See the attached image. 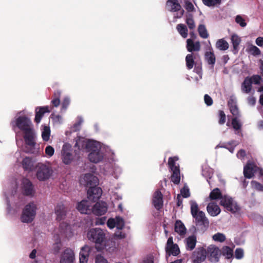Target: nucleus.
I'll use <instances>...</instances> for the list:
<instances>
[{
  "label": "nucleus",
  "mask_w": 263,
  "mask_h": 263,
  "mask_svg": "<svg viewBox=\"0 0 263 263\" xmlns=\"http://www.w3.org/2000/svg\"><path fill=\"white\" fill-rule=\"evenodd\" d=\"M10 124L13 130L18 128L23 134L25 144L30 147L26 152L35 154L37 152L35 149L36 135L33 126L30 119L26 116H19L11 121Z\"/></svg>",
  "instance_id": "1"
},
{
  "label": "nucleus",
  "mask_w": 263,
  "mask_h": 263,
  "mask_svg": "<svg viewBox=\"0 0 263 263\" xmlns=\"http://www.w3.org/2000/svg\"><path fill=\"white\" fill-rule=\"evenodd\" d=\"M85 185L88 187L87 198L93 201L98 200L101 197L102 191L101 187L97 186L98 179L93 175L88 173L84 177Z\"/></svg>",
  "instance_id": "2"
},
{
  "label": "nucleus",
  "mask_w": 263,
  "mask_h": 263,
  "mask_svg": "<svg viewBox=\"0 0 263 263\" xmlns=\"http://www.w3.org/2000/svg\"><path fill=\"white\" fill-rule=\"evenodd\" d=\"M36 205L33 202L27 204L23 209L21 217L22 222L24 223L31 222L36 215Z\"/></svg>",
  "instance_id": "3"
},
{
  "label": "nucleus",
  "mask_w": 263,
  "mask_h": 263,
  "mask_svg": "<svg viewBox=\"0 0 263 263\" xmlns=\"http://www.w3.org/2000/svg\"><path fill=\"white\" fill-rule=\"evenodd\" d=\"M36 178L40 181H45L48 179L53 173L51 167L48 164L38 163L36 166Z\"/></svg>",
  "instance_id": "4"
},
{
  "label": "nucleus",
  "mask_w": 263,
  "mask_h": 263,
  "mask_svg": "<svg viewBox=\"0 0 263 263\" xmlns=\"http://www.w3.org/2000/svg\"><path fill=\"white\" fill-rule=\"evenodd\" d=\"M178 160V158L176 156L170 157L168 160V165L173 173L171 176V181L175 184H178L180 182V172L179 166L176 165L175 162Z\"/></svg>",
  "instance_id": "5"
},
{
  "label": "nucleus",
  "mask_w": 263,
  "mask_h": 263,
  "mask_svg": "<svg viewBox=\"0 0 263 263\" xmlns=\"http://www.w3.org/2000/svg\"><path fill=\"white\" fill-rule=\"evenodd\" d=\"M88 239L95 243L101 244L105 239V233L100 228H92L87 233Z\"/></svg>",
  "instance_id": "6"
},
{
  "label": "nucleus",
  "mask_w": 263,
  "mask_h": 263,
  "mask_svg": "<svg viewBox=\"0 0 263 263\" xmlns=\"http://www.w3.org/2000/svg\"><path fill=\"white\" fill-rule=\"evenodd\" d=\"M75 147L78 149H86L87 152H93V150L97 151L100 149L99 144L97 142L93 140H81L77 141Z\"/></svg>",
  "instance_id": "7"
},
{
  "label": "nucleus",
  "mask_w": 263,
  "mask_h": 263,
  "mask_svg": "<svg viewBox=\"0 0 263 263\" xmlns=\"http://www.w3.org/2000/svg\"><path fill=\"white\" fill-rule=\"evenodd\" d=\"M220 199H221L220 204L224 206L228 211L235 213L239 209L237 205L233 204L232 199L228 196H222Z\"/></svg>",
  "instance_id": "8"
},
{
  "label": "nucleus",
  "mask_w": 263,
  "mask_h": 263,
  "mask_svg": "<svg viewBox=\"0 0 263 263\" xmlns=\"http://www.w3.org/2000/svg\"><path fill=\"white\" fill-rule=\"evenodd\" d=\"M207 252L203 247H199L193 252L192 259L193 263H201L203 262L206 257Z\"/></svg>",
  "instance_id": "9"
},
{
  "label": "nucleus",
  "mask_w": 263,
  "mask_h": 263,
  "mask_svg": "<svg viewBox=\"0 0 263 263\" xmlns=\"http://www.w3.org/2000/svg\"><path fill=\"white\" fill-rule=\"evenodd\" d=\"M83 200L78 203L77 208L78 210L82 214H89L91 212V201L96 202L97 200L93 201L92 200Z\"/></svg>",
  "instance_id": "10"
},
{
  "label": "nucleus",
  "mask_w": 263,
  "mask_h": 263,
  "mask_svg": "<svg viewBox=\"0 0 263 263\" xmlns=\"http://www.w3.org/2000/svg\"><path fill=\"white\" fill-rule=\"evenodd\" d=\"M107 211V205L105 202L99 201L92 206L91 212L95 215L101 216L104 215Z\"/></svg>",
  "instance_id": "11"
},
{
  "label": "nucleus",
  "mask_w": 263,
  "mask_h": 263,
  "mask_svg": "<svg viewBox=\"0 0 263 263\" xmlns=\"http://www.w3.org/2000/svg\"><path fill=\"white\" fill-rule=\"evenodd\" d=\"M22 184L23 194L28 196H33L35 191L32 182L28 179L24 178Z\"/></svg>",
  "instance_id": "12"
},
{
  "label": "nucleus",
  "mask_w": 263,
  "mask_h": 263,
  "mask_svg": "<svg viewBox=\"0 0 263 263\" xmlns=\"http://www.w3.org/2000/svg\"><path fill=\"white\" fill-rule=\"evenodd\" d=\"M209 259L211 262H217L219 261L220 250L218 247L210 246L206 251Z\"/></svg>",
  "instance_id": "13"
},
{
  "label": "nucleus",
  "mask_w": 263,
  "mask_h": 263,
  "mask_svg": "<svg viewBox=\"0 0 263 263\" xmlns=\"http://www.w3.org/2000/svg\"><path fill=\"white\" fill-rule=\"evenodd\" d=\"M55 214H56V220L61 221L64 220L66 216L67 208L62 202L59 203L54 209Z\"/></svg>",
  "instance_id": "14"
},
{
  "label": "nucleus",
  "mask_w": 263,
  "mask_h": 263,
  "mask_svg": "<svg viewBox=\"0 0 263 263\" xmlns=\"http://www.w3.org/2000/svg\"><path fill=\"white\" fill-rule=\"evenodd\" d=\"M74 260V253L70 248L66 249L63 252L60 263H73Z\"/></svg>",
  "instance_id": "15"
},
{
  "label": "nucleus",
  "mask_w": 263,
  "mask_h": 263,
  "mask_svg": "<svg viewBox=\"0 0 263 263\" xmlns=\"http://www.w3.org/2000/svg\"><path fill=\"white\" fill-rule=\"evenodd\" d=\"M163 195L159 190H157L154 194L153 204L157 210H160L163 205Z\"/></svg>",
  "instance_id": "16"
},
{
  "label": "nucleus",
  "mask_w": 263,
  "mask_h": 263,
  "mask_svg": "<svg viewBox=\"0 0 263 263\" xmlns=\"http://www.w3.org/2000/svg\"><path fill=\"white\" fill-rule=\"evenodd\" d=\"M195 219V222L197 226H208L209 221L206 217L205 213L202 211H200L195 217H193Z\"/></svg>",
  "instance_id": "17"
},
{
  "label": "nucleus",
  "mask_w": 263,
  "mask_h": 263,
  "mask_svg": "<svg viewBox=\"0 0 263 263\" xmlns=\"http://www.w3.org/2000/svg\"><path fill=\"white\" fill-rule=\"evenodd\" d=\"M201 46L199 41L194 42L192 39H188L186 40V49L189 52L199 51Z\"/></svg>",
  "instance_id": "18"
},
{
  "label": "nucleus",
  "mask_w": 263,
  "mask_h": 263,
  "mask_svg": "<svg viewBox=\"0 0 263 263\" xmlns=\"http://www.w3.org/2000/svg\"><path fill=\"white\" fill-rule=\"evenodd\" d=\"M206 210L208 213L213 217L218 215L221 212L219 206L214 202H210L208 204Z\"/></svg>",
  "instance_id": "19"
},
{
  "label": "nucleus",
  "mask_w": 263,
  "mask_h": 263,
  "mask_svg": "<svg viewBox=\"0 0 263 263\" xmlns=\"http://www.w3.org/2000/svg\"><path fill=\"white\" fill-rule=\"evenodd\" d=\"M89 160L93 163H97L101 161L103 159L102 153L100 152V149L91 152L88 155Z\"/></svg>",
  "instance_id": "20"
},
{
  "label": "nucleus",
  "mask_w": 263,
  "mask_h": 263,
  "mask_svg": "<svg viewBox=\"0 0 263 263\" xmlns=\"http://www.w3.org/2000/svg\"><path fill=\"white\" fill-rule=\"evenodd\" d=\"M49 112L47 106L39 107L35 109V116L34 121L36 123L40 122L43 116L46 112Z\"/></svg>",
  "instance_id": "21"
},
{
  "label": "nucleus",
  "mask_w": 263,
  "mask_h": 263,
  "mask_svg": "<svg viewBox=\"0 0 263 263\" xmlns=\"http://www.w3.org/2000/svg\"><path fill=\"white\" fill-rule=\"evenodd\" d=\"M62 159L63 163L65 164L70 163L73 159L71 153L69 151L66 149L65 145H63L62 150Z\"/></svg>",
  "instance_id": "22"
},
{
  "label": "nucleus",
  "mask_w": 263,
  "mask_h": 263,
  "mask_svg": "<svg viewBox=\"0 0 263 263\" xmlns=\"http://www.w3.org/2000/svg\"><path fill=\"white\" fill-rule=\"evenodd\" d=\"M166 5L167 7H170L168 10L171 12L179 11L181 8L178 0H167Z\"/></svg>",
  "instance_id": "23"
},
{
  "label": "nucleus",
  "mask_w": 263,
  "mask_h": 263,
  "mask_svg": "<svg viewBox=\"0 0 263 263\" xmlns=\"http://www.w3.org/2000/svg\"><path fill=\"white\" fill-rule=\"evenodd\" d=\"M228 105L230 108V112L233 115V116L235 117H239V112L238 110V108L236 104V102L233 99H230L228 101Z\"/></svg>",
  "instance_id": "24"
},
{
  "label": "nucleus",
  "mask_w": 263,
  "mask_h": 263,
  "mask_svg": "<svg viewBox=\"0 0 263 263\" xmlns=\"http://www.w3.org/2000/svg\"><path fill=\"white\" fill-rule=\"evenodd\" d=\"M174 230L175 232L179 234L180 236H184L186 232V229L184 224L180 220L176 221Z\"/></svg>",
  "instance_id": "25"
},
{
  "label": "nucleus",
  "mask_w": 263,
  "mask_h": 263,
  "mask_svg": "<svg viewBox=\"0 0 263 263\" xmlns=\"http://www.w3.org/2000/svg\"><path fill=\"white\" fill-rule=\"evenodd\" d=\"M22 166L25 171H32L33 169V161L30 157H26L22 162Z\"/></svg>",
  "instance_id": "26"
},
{
  "label": "nucleus",
  "mask_w": 263,
  "mask_h": 263,
  "mask_svg": "<svg viewBox=\"0 0 263 263\" xmlns=\"http://www.w3.org/2000/svg\"><path fill=\"white\" fill-rule=\"evenodd\" d=\"M252 82L250 77H247L241 84L242 91L246 93L250 92L252 88Z\"/></svg>",
  "instance_id": "27"
},
{
  "label": "nucleus",
  "mask_w": 263,
  "mask_h": 263,
  "mask_svg": "<svg viewBox=\"0 0 263 263\" xmlns=\"http://www.w3.org/2000/svg\"><path fill=\"white\" fill-rule=\"evenodd\" d=\"M186 249L189 251H192L196 246L197 242L196 237L195 235H192L185 239Z\"/></svg>",
  "instance_id": "28"
},
{
  "label": "nucleus",
  "mask_w": 263,
  "mask_h": 263,
  "mask_svg": "<svg viewBox=\"0 0 263 263\" xmlns=\"http://www.w3.org/2000/svg\"><path fill=\"white\" fill-rule=\"evenodd\" d=\"M205 59L209 65H211L212 67H214L216 62V58L213 52H206L205 53Z\"/></svg>",
  "instance_id": "29"
},
{
  "label": "nucleus",
  "mask_w": 263,
  "mask_h": 263,
  "mask_svg": "<svg viewBox=\"0 0 263 263\" xmlns=\"http://www.w3.org/2000/svg\"><path fill=\"white\" fill-rule=\"evenodd\" d=\"M231 41L233 45V51H235L234 53H236L238 52V46L241 42V40L238 35L234 34L231 36Z\"/></svg>",
  "instance_id": "30"
},
{
  "label": "nucleus",
  "mask_w": 263,
  "mask_h": 263,
  "mask_svg": "<svg viewBox=\"0 0 263 263\" xmlns=\"http://www.w3.org/2000/svg\"><path fill=\"white\" fill-rule=\"evenodd\" d=\"M176 29L181 36L186 38L188 35V30L186 26L183 24H179L176 26Z\"/></svg>",
  "instance_id": "31"
},
{
  "label": "nucleus",
  "mask_w": 263,
  "mask_h": 263,
  "mask_svg": "<svg viewBox=\"0 0 263 263\" xmlns=\"http://www.w3.org/2000/svg\"><path fill=\"white\" fill-rule=\"evenodd\" d=\"M195 56L193 53L188 54L186 55L185 57V62L186 67L188 69H191L193 68L194 65L195 64Z\"/></svg>",
  "instance_id": "32"
},
{
  "label": "nucleus",
  "mask_w": 263,
  "mask_h": 263,
  "mask_svg": "<svg viewBox=\"0 0 263 263\" xmlns=\"http://www.w3.org/2000/svg\"><path fill=\"white\" fill-rule=\"evenodd\" d=\"M222 193L219 188L213 189L210 193L209 198L211 200H216L222 197Z\"/></svg>",
  "instance_id": "33"
},
{
  "label": "nucleus",
  "mask_w": 263,
  "mask_h": 263,
  "mask_svg": "<svg viewBox=\"0 0 263 263\" xmlns=\"http://www.w3.org/2000/svg\"><path fill=\"white\" fill-rule=\"evenodd\" d=\"M243 174L246 178L249 179L251 178L253 176V168L251 164H248L244 167Z\"/></svg>",
  "instance_id": "34"
},
{
  "label": "nucleus",
  "mask_w": 263,
  "mask_h": 263,
  "mask_svg": "<svg viewBox=\"0 0 263 263\" xmlns=\"http://www.w3.org/2000/svg\"><path fill=\"white\" fill-rule=\"evenodd\" d=\"M216 46L220 50H226L229 48L228 43L223 39L218 40Z\"/></svg>",
  "instance_id": "35"
},
{
  "label": "nucleus",
  "mask_w": 263,
  "mask_h": 263,
  "mask_svg": "<svg viewBox=\"0 0 263 263\" xmlns=\"http://www.w3.org/2000/svg\"><path fill=\"white\" fill-rule=\"evenodd\" d=\"M165 250L167 254L169 255L171 254L173 256H177L180 253L179 248L177 244L170 246L168 249H166Z\"/></svg>",
  "instance_id": "36"
},
{
  "label": "nucleus",
  "mask_w": 263,
  "mask_h": 263,
  "mask_svg": "<svg viewBox=\"0 0 263 263\" xmlns=\"http://www.w3.org/2000/svg\"><path fill=\"white\" fill-rule=\"evenodd\" d=\"M247 51L254 56H258L261 53L260 49L253 45H249L247 48Z\"/></svg>",
  "instance_id": "37"
},
{
  "label": "nucleus",
  "mask_w": 263,
  "mask_h": 263,
  "mask_svg": "<svg viewBox=\"0 0 263 263\" xmlns=\"http://www.w3.org/2000/svg\"><path fill=\"white\" fill-rule=\"evenodd\" d=\"M222 253L227 259H230L233 255V251L230 247L224 246L222 248Z\"/></svg>",
  "instance_id": "38"
},
{
  "label": "nucleus",
  "mask_w": 263,
  "mask_h": 263,
  "mask_svg": "<svg viewBox=\"0 0 263 263\" xmlns=\"http://www.w3.org/2000/svg\"><path fill=\"white\" fill-rule=\"evenodd\" d=\"M199 35L203 39H206L209 37V34L205 26L203 24H200L198 28Z\"/></svg>",
  "instance_id": "39"
},
{
  "label": "nucleus",
  "mask_w": 263,
  "mask_h": 263,
  "mask_svg": "<svg viewBox=\"0 0 263 263\" xmlns=\"http://www.w3.org/2000/svg\"><path fill=\"white\" fill-rule=\"evenodd\" d=\"M185 22L190 29L193 30L195 28V22L192 14H189L186 16Z\"/></svg>",
  "instance_id": "40"
},
{
  "label": "nucleus",
  "mask_w": 263,
  "mask_h": 263,
  "mask_svg": "<svg viewBox=\"0 0 263 263\" xmlns=\"http://www.w3.org/2000/svg\"><path fill=\"white\" fill-rule=\"evenodd\" d=\"M238 118V117H234L232 118L231 122L233 128L236 131L240 130L242 127V124L240 123Z\"/></svg>",
  "instance_id": "41"
},
{
  "label": "nucleus",
  "mask_w": 263,
  "mask_h": 263,
  "mask_svg": "<svg viewBox=\"0 0 263 263\" xmlns=\"http://www.w3.org/2000/svg\"><path fill=\"white\" fill-rule=\"evenodd\" d=\"M50 135V129L49 127L45 126L42 132V137L44 141H47L49 139Z\"/></svg>",
  "instance_id": "42"
},
{
  "label": "nucleus",
  "mask_w": 263,
  "mask_h": 263,
  "mask_svg": "<svg viewBox=\"0 0 263 263\" xmlns=\"http://www.w3.org/2000/svg\"><path fill=\"white\" fill-rule=\"evenodd\" d=\"M200 211L199 210L198 205L195 201H191V212L193 217H195Z\"/></svg>",
  "instance_id": "43"
},
{
  "label": "nucleus",
  "mask_w": 263,
  "mask_h": 263,
  "mask_svg": "<svg viewBox=\"0 0 263 263\" xmlns=\"http://www.w3.org/2000/svg\"><path fill=\"white\" fill-rule=\"evenodd\" d=\"M203 3L208 7L215 6L217 4H220L221 0H202Z\"/></svg>",
  "instance_id": "44"
},
{
  "label": "nucleus",
  "mask_w": 263,
  "mask_h": 263,
  "mask_svg": "<svg viewBox=\"0 0 263 263\" xmlns=\"http://www.w3.org/2000/svg\"><path fill=\"white\" fill-rule=\"evenodd\" d=\"M116 227L119 230H121L124 227V221L122 218L117 217L116 218Z\"/></svg>",
  "instance_id": "45"
},
{
  "label": "nucleus",
  "mask_w": 263,
  "mask_h": 263,
  "mask_svg": "<svg viewBox=\"0 0 263 263\" xmlns=\"http://www.w3.org/2000/svg\"><path fill=\"white\" fill-rule=\"evenodd\" d=\"M213 239L215 241L222 242L226 240V236L224 234L217 233L213 236Z\"/></svg>",
  "instance_id": "46"
},
{
  "label": "nucleus",
  "mask_w": 263,
  "mask_h": 263,
  "mask_svg": "<svg viewBox=\"0 0 263 263\" xmlns=\"http://www.w3.org/2000/svg\"><path fill=\"white\" fill-rule=\"evenodd\" d=\"M218 123L220 125L224 124L226 121V116L224 112L222 110H218Z\"/></svg>",
  "instance_id": "47"
},
{
  "label": "nucleus",
  "mask_w": 263,
  "mask_h": 263,
  "mask_svg": "<svg viewBox=\"0 0 263 263\" xmlns=\"http://www.w3.org/2000/svg\"><path fill=\"white\" fill-rule=\"evenodd\" d=\"M235 22L241 27H245L247 26L245 20L240 15H236L235 17Z\"/></svg>",
  "instance_id": "48"
},
{
  "label": "nucleus",
  "mask_w": 263,
  "mask_h": 263,
  "mask_svg": "<svg viewBox=\"0 0 263 263\" xmlns=\"http://www.w3.org/2000/svg\"><path fill=\"white\" fill-rule=\"evenodd\" d=\"M181 196L183 198H188L190 196V190L187 187H183L180 190Z\"/></svg>",
  "instance_id": "49"
},
{
  "label": "nucleus",
  "mask_w": 263,
  "mask_h": 263,
  "mask_svg": "<svg viewBox=\"0 0 263 263\" xmlns=\"http://www.w3.org/2000/svg\"><path fill=\"white\" fill-rule=\"evenodd\" d=\"M90 250V247L88 246L85 245L81 248L79 255H89Z\"/></svg>",
  "instance_id": "50"
},
{
  "label": "nucleus",
  "mask_w": 263,
  "mask_h": 263,
  "mask_svg": "<svg viewBox=\"0 0 263 263\" xmlns=\"http://www.w3.org/2000/svg\"><path fill=\"white\" fill-rule=\"evenodd\" d=\"M251 79V81L252 82V84L254 83L255 84H259L260 83V81L261 80V78L259 75H253L252 77H250Z\"/></svg>",
  "instance_id": "51"
},
{
  "label": "nucleus",
  "mask_w": 263,
  "mask_h": 263,
  "mask_svg": "<svg viewBox=\"0 0 263 263\" xmlns=\"http://www.w3.org/2000/svg\"><path fill=\"white\" fill-rule=\"evenodd\" d=\"M184 7L188 12H193L195 10L193 4L188 1L185 2Z\"/></svg>",
  "instance_id": "52"
},
{
  "label": "nucleus",
  "mask_w": 263,
  "mask_h": 263,
  "mask_svg": "<svg viewBox=\"0 0 263 263\" xmlns=\"http://www.w3.org/2000/svg\"><path fill=\"white\" fill-rule=\"evenodd\" d=\"M45 154L49 157H51L53 155L54 149L53 147L50 145H48L45 150Z\"/></svg>",
  "instance_id": "53"
},
{
  "label": "nucleus",
  "mask_w": 263,
  "mask_h": 263,
  "mask_svg": "<svg viewBox=\"0 0 263 263\" xmlns=\"http://www.w3.org/2000/svg\"><path fill=\"white\" fill-rule=\"evenodd\" d=\"M70 104V100L68 98H65L62 103L61 109L65 110Z\"/></svg>",
  "instance_id": "54"
},
{
  "label": "nucleus",
  "mask_w": 263,
  "mask_h": 263,
  "mask_svg": "<svg viewBox=\"0 0 263 263\" xmlns=\"http://www.w3.org/2000/svg\"><path fill=\"white\" fill-rule=\"evenodd\" d=\"M235 256L237 259H241L243 256V251L242 249L237 248L235 251Z\"/></svg>",
  "instance_id": "55"
},
{
  "label": "nucleus",
  "mask_w": 263,
  "mask_h": 263,
  "mask_svg": "<svg viewBox=\"0 0 263 263\" xmlns=\"http://www.w3.org/2000/svg\"><path fill=\"white\" fill-rule=\"evenodd\" d=\"M204 100L205 103L208 106H211L213 103V101L212 98L208 94H206L204 96Z\"/></svg>",
  "instance_id": "56"
},
{
  "label": "nucleus",
  "mask_w": 263,
  "mask_h": 263,
  "mask_svg": "<svg viewBox=\"0 0 263 263\" xmlns=\"http://www.w3.org/2000/svg\"><path fill=\"white\" fill-rule=\"evenodd\" d=\"M114 236L117 239H123L126 237V234L121 231V230H118L114 234Z\"/></svg>",
  "instance_id": "57"
},
{
  "label": "nucleus",
  "mask_w": 263,
  "mask_h": 263,
  "mask_svg": "<svg viewBox=\"0 0 263 263\" xmlns=\"http://www.w3.org/2000/svg\"><path fill=\"white\" fill-rule=\"evenodd\" d=\"M252 184L257 191H263V185L260 183L256 181H252Z\"/></svg>",
  "instance_id": "58"
},
{
  "label": "nucleus",
  "mask_w": 263,
  "mask_h": 263,
  "mask_svg": "<svg viewBox=\"0 0 263 263\" xmlns=\"http://www.w3.org/2000/svg\"><path fill=\"white\" fill-rule=\"evenodd\" d=\"M228 144L229 145H231V146L230 147H227V149H228L231 153H233L234 151V147L236 146L237 144L236 141L234 140H232L229 142Z\"/></svg>",
  "instance_id": "59"
},
{
  "label": "nucleus",
  "mask_w": 263,
  "mask_h": 263,
  "mask_svg": "<svg viewBox=\"0 0 263 263\" xmlns=\"http://www.w3.org/2000/svg\"><path fill=\"white\" fill-rule=\"evenodd\" d=\"M106 220V217L97 218L95 221V223L96 225H102L105 223Z\"/></svg>",
  "instance_id": "60"
},
{
  "label": "nucleus",
  "mask_w": 263,
  "mask_h": 263,
  "mask_svg": "<svg viewBox=\"0 0 263 263\" xmlns=\"http://www.w3.org/2000/svg\"><path fill=\"white\" fill-rule=\"evenodd\" d=\"M107 226L110 229H112L116 227V219L109 218L107 222Z\"/></svg>",
  "instance_id": "61"
},
{
  "label": "nucleus",
  "mask_w": 263,
  "mask_h": 263,
  "mask_svg": "<svg viewBox=\"0 0 263 263\" xmlns=\"http://www.w3.org/2000/svg\"><path fill=\"white\" fill-rule=\"evenodd\" d=\"M96 263H108V261L102 256L98 255L96 258Z\"/></svg>",
  "instance_id": "62"
},
{
  "label": "nucleus",
  "mask_w": 263,
  "mask_h": 263,
  "mask_svg": "<svg viewBox=\"0 0 263 263\" xmlns=\"http://www.w3.org/2000/svg\"><path fill=\"white\" fill-rule=\"evenodd\" d=\"M89 255H79L80 263H87Z\"/></svg>",
  "instance_id": "63"
},
{
  "label": "nucleus",
  "mask_w": 263,
  "mask_h": 263,
  "mask_svg": "<svg viewBox=\"0 0 263 263\" xmlns=\"http://www.w3.org/2000/svg\"><path fill=\"white\" fill-rule=\"evenodd\" d=\"M256 44L260 47L263 46V37H258L255 40Z\"/></svg>",
  "instance_id": "64"
}]
</instances>
